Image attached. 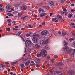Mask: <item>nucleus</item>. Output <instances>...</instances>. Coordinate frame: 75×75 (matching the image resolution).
I'll list each match as a JSON object with an SVG mask.
<instances>
[{
    "mask_svg": "<svg viewBox=\"0 0 75 75\" xmlns=\"http://www.w3.org/2000/svg\"><path fill=\"white\" fill-rule=\"evenodd\" d=\"M52 21H54L55 22H56V23H57V22H58V19L57 18H53L52 19Z\"/></svg>",
    "mask_w": 75,
    "mask_h": 75,
    "instance_id": "obj_15",
    "label": "nucleus"
},
{
    "mask_svg": "<svg viewBox=\"0 0 75 75\" xmlns=\"http://www.w3.org/2000/svg\"><path fill=\"white\" fill-rule=\"evenodd\" d=\"M36 67L38 68H39V67H40V65H38V64H37L36 65Z\"/></svg>",
    "mask_w": 75,
    "mask_h": 75,
    "instance_id": "obj_51",
    "label": "nucleus"
},
{
    "mask_svg": "<svg viewBox=\"0 0 75 75\" xmlns=\"http://www.w3.org/2000/svg\"><path fill=\"white\" fill-rule=\"evenodd\" d=\"M72 28H75V26L73 25L72 27Z\"/></svg>",
    "mask_w": 75,
    "mask_h": 75,
    "instance_id": "obj_62",
    "label": "nucleus"
},
{
    "mask_svg": "<svg viewBox=\"0 0 75 75\" xmlns=\"http://www.w3.org/2000/svg\"><path fill=\"white\" fill-rule=\"evenodd\" d=\"M46 13H42L40 15V16L41 17H43V16H45V15H46Z\"/></svg>",
    "mask_w": 75,
    "mask_h": 75,
    "instance_id": "obj_21",
    "label": "nucleus"
},
{
    "mask_svg": "<svg viewBox=\"0 0 75 75\" xmlns=\"http://www.w3.org/2000/svg\"><path fill=\"white\" fill-rule=\"evenodd\" d=\"M17 61L15 62H14L12 63L11 64L12 65H15V64H17Z\"/></svg>",
    "mask_w": 75,
    "mask_h": 75,
    "instance_id": "obj_26",
    "label": "nucleus"
},
{
    "mask_svg": "<svg viewBox=\"0 0 75 75\" xmlns=\"http://www.w3.org/2000/svg\"><path fill=\"white\" fill-rule=\"evenodd\" d=\"M13 30H16V31H18V30H18V29H15V28H14V29H13Z\"/></svg>",
    "mask_w": 75,
    "mask_h": 75,
    "instance_id": "obj_48",
    "label": "nucleus"
},
{
    "mask_svg": "<svg viewBox=\"0 0 75 75\" xmlns=\"http://www.w3.org/2000/svg\"><path fill=\"white\" fill-rule=\"evenodd\" d=\"M1 66L3 68H4L6 67V65H3V64H1Z\"/></svg>",
    "mask_w": 75,
    "mask_h": 75,
    "instance_id": "obj_36",
    "label": "nucleus"
},
{
    "mask_svg": "<svg viewBox=\"0 0 75 75\" xmlns=\"http://www.w3.org/2000/svg\"><path fill=\"white\" fill-rule=\"evenodd\" d=\"M0 6L1 7H3V4H0Z\"/></svg>",
    "mask_w": 75,
    "mask_h": 75,
    "instance_id": "obj_63",
    "label": "nucleus"
},
{
    "mask_svg": "<svg viewBox=\"0 0 75 75\" xmlns=\"http://www.w3.org/2000/svg\"><path fill=\"white\" fill-rule=\"evenodd\" d=\"M20 5L19 4H18L14 5V6H15V8L16 10H17L18 9V6Z\"/></svg>",
    "mask_w": 75,
    "mask_h": 75,
    "instance_id": "obj_12",
    "label": "nucleus"
},
{
    "mask_svg": "<svg viewBox=\"0 0 75 75\" xmlns=\"http://www.w3.org/2000/svg\"><path fill=\"white\" fill-rule=\"evenodd\" d=\"M64 64H62V62H60L59 63H57V64H56V65H59L61 66V65H63Z\"/></svg>",
    "mask_w": 75,
    "mask_h": 75,
    "instance_id": "obj_16",
    "label": "nucleus"
},
{
    "mask_svg": "<svg viewBox=\"0 0 75 75\" xmlns=\"http://www.w3.org/2000/svg\"><path fill=\"white\" fill-rule=\"evenodd\" d=\"M26 42L28 44H31V42L29 40H26Z\"/></svg>",
    "mask_w": 75,
    "mask_h": 75,
    "instance_id": "obj_19",
    "label": "nucleus"
},
{
    "mask_svg": "<svg viewBox=\"0 0 75 75\" xmlns=\"http://www.w3.org/2000/svg\"><path fill=\"white\" fill-rule=\"evenodd\" d=\"M44 48L46 50H50V47L49 46H46L44 47Z\"/></svg>",
    "mask_w": 75,
    "mask_h": 75,
    "instance_id": "obj_14",
    "label": "nucleus"
},
{
    "mask_svg": "<svg viewBox=\"0 0 75 75\" xmlns=\"http://www.w3.org/2000/svg\"><path fill=\"white\" fill-rule=\"evenodd\" d=\"M74 5H75L74 4H71V6H72L73 7H74Z\"/></svg>",
    "mask_w": 75,
    "mask_h": 75,
    "instance_id": "obj_56",
    "label": "nucleus"
},
{
    "mask_svg": "<svg viewBox=\"0 0 75 75\" xmlns=\"http://www.w3.org/2000/svg\"><path fill=\"white\" fill-rule=\"evenodd\" d=\"M5 64H7V65H8L9 64V63L8 62H5Z\"/></svg>",
    "mask_w": 75,
    "mask_h": 75,
    "instance_id": "obj_59",
    "label": "nucleus"
},
{
    "mask_svg": "<svg viewBox=\"0 0 75 75\" xmlns=\"http://www.w3.org/2000/svg\"><path fill=\"white\" fill-rule=\"evenodd\" d=\"M48 40L47 39H45L41 40L40 41V44L41 45H42L43 44H48Z\"/></svg>",
    "mask_w": 75,
    "mask_h": 75,
    "instance_id": "obj_4",
    "label": "nucleus"
},
{
    "mask_svg": "<svg viewBox=\"0 0 75 75\" xmlns=\"http://www.w3.org/2000/svg\"><path fill=\"white\" fill-rule=\"evenodd\" d=\"M21 59H22L24 63H25V62L26 61V60H25V58H22Z\"/></svg>",
    "mask_w": 75,
    "mask_h": 75,
    "instance_id": "obj_20",
    "label": "nucleus"
},
{
    "mask_svg": "<svg viewBox=\"0 0 75 75\" xmlns=\"http://www.w3.org/2000/svg\"><path fill=\"white\" fill-rule=\"evenodd\" d=\"M72 35L73 36H75V33H72Z\"/></svg>",
    "mask_w": 75,
    "mask_h": 75,
    "instance_id": "obj_50",
    "label": "nucleus"
},
{
    "mask_svg": "<svg viewBox=\"0 0 75 75\" xmlns=\"http://www.w3.org/2000/svg\"><path fill=\"white\" fill-rule=\"evenodd\" d=\"M75 9H72L71 10V12H72V13H74L75 11Z\"/></svg>",
    "mask_w": 75,
    "mask_h": 75,
    "instance_id": "obj_42",
    "label": "nucleus"
},
{
    "mask_svg": "<svg viewBox=\"0 0 75 75\" xmlns=\"http://www.w3.org/2000/svg\"><path fill=\"white\" fill-rule=\"evenodd\" d=\"M7 15H8V16H13V14H11V13H8Z\"/></svg>",
    "mask_w": 75,
    "mask_h": 75,
    "instance_id": "obj_31",
    "label": "nucleus"
},
{
    "mask_svg": "<svg viewBox=\"0 0 75 75\" xmlns=\"http://www.w3.org/2000/svg\"><path fill=\"white\" fill-rule=\"evenodd\" d=\"M54 57L55 58H58V56L57 55H55L54 56Z\"/></svg>",
    "mask_w": 75,
    "mask_h": 75,
    "instance_id": "obj_38",
    "label": "nucleus"
},
{
    "mask_svg": "<svg viewBox=\"0 0 75 75\" xmlns=\"http://www.w3.org/2000/svg\"><path fill=\"white\" fill-rule=\"evenodd\" d=\"M21 9L22 10H25L27 9V6L25 5H23L21 7Z\"/></svg>",
    "mask_w": 75,
    "mask_h": 75,
    "instance_id": "obj_7",
    "label": "nucleus"
},
{
    "mask_svg": "<svg viewBox=\"0 0 75 75\" xmlns=\"http://www.w3.org/2000/svg\"><path fill=\"white\" fill-rule=\"evenodd\" d=\"M47 55V50L44 49H42L40 53H39L38 54L37 57H40L41 55L42 57H45Z\"/></svg>",
    "mask_w": 75,
    "mask_h": 75,
    "instance_id": "obj_1",
    "label": "nucleus"
},
{
    "mask_svg": "<svg viewBox=\"0 0 75 75\" xmlns=\"http://www.w3.org/2000/svg\"><path fill=\"white\" fill-rule=\"evenodd\" d=\"M54 35H55V36H58V33H54Z\"/></svg>",
    "mask_w": 75,
    "mask_h": 75,
    "instance_id": "obj_37",
    "label": "nucleus"
},
{
    "mask_svg": "<svg viewBox=\"0 0 75 75\" xmlns=\"http://www.w3.org/2000/svg\"><path fill=\"white\" fill-rule=\"evenodd\" d=\"M28 47V44H26V47Z\"/></svg>",
    "mask_w": 75,
    "mask_h": 75,
    "instance_id": "obj_55",
    "label": "nucleus"
},
{
    "mask_svg": "<svg viewBox=\"0 0 75 75\" xmlns=\"http://www.w3.org/2000/svg\"><path fill=\"white\" fill-rule=\"evenodd\" d=\"M57 34H58V35H59L61 33V31H59L57 32Z\"/></svg>",
    "mask_w": 75,
    "mask_h": 75,
    "instance_id": "obj_33",
    "label": "nucleus"
},
{
    "mask_svg": "<svg viewBox=\"0 0 75 75\" xmlns=\"http://www.w3.org/2000/svg\"><path fill=\"white\" fill-rule=\"evenodd\" d=\"M24 52H25H25H26V51H27V50H26V48H25L24 49Z\"/></svg>",
    "mask_w": 75,
    "mask_h": 75,
    "instance_id": "obj_52",
    "label": "nucleus"
},
{
    "mask_svg": "<svg viewBox=\"0 0 75 75\" xmlns=\"http://www.w3.org/2000/svg\"><path fill=\"white\" fill-rule=\"evenodd\" d=\"M48 33V31L47 30H45L41 33L42 35H46Z\"/></svg>",
    "mask_w": 75,
    "mask_h": 75,
    "instance_id": "obj_6",
    "label": "nucleus"
},
{
    "mask_svg": "<svg viewBox=\"0 0 75 75\" xmlns=\"http://www.w3.org/2000/svg\"><path fill=\"white\" fill-rule=\"evenodd\" d=\"M28 18V16H25L23 18L21 17V19H22L23 21H25V20L26 19H27Z\"/></svg>",
    "mask_w": 75,
    "mask_h": 75,
    "instance_id": "obj_10",
    "label": "nucleus"
},
{
    "mask_svg": "<svg viewBox=\"0 0 75 75\" xmlns=\"http://www.w3.org/2000/svg\"><path fill=\"white\" fill-rule=\"evenodd\" d=\"M11 8V7L10 5H8L6 6V10H10Z\"/></svg>",
    "mask_w": 75,
    "mask_h": 75,
    "instance_id": "obj_11",
    "label": "nucleus"
},
{
    "mask_svg": "<svg viewBox=\"0 0 75 75\" xmlns=\"http://www.w3.org/2000/svg\"><path fill=\"white\" fill-rule=\"evenodd\" d=\"M42 27V25H39L38 26L39 27Z\"/></svg>",
    "mask_w": 75,
    "mask_h": 75,
    "instance_id": "obj_60",
    "label": "nucleus"
},
{
    "mask_svg": "<svg viewBox=\"0 0 75 75\" xmlns=\"http://www.w3.org/2000/svg\"><path fill=\"white\" fill-rule=\"evenodd\" d=\"M62 72V71H60V72H58V71H56L55 72H54V73H55V74H58V73H61Z\"/></svg>",
    "mask_w": 75,
    "mask_h": 75,
    "instance_id": "obj_29",
    "label": "nucleus"
},
{
    "mask_svg": "<svg viewBox=\"0 0 75 75\" xmlns=\"http://www.w3.org/2000/svg\"><path fill=\"white\" fill-rule=\"evenodd\" d=\"M66 34L67 33H66V32H63L62 35V36H65V35H66Z\"/></svg>",
    "mask_w": 75,
    "mask_h": 75,
    "instance_id": "obj_24",
    "label": "nucleus"
},
{
    "mask_svg": "<svg viewBox=\"0 0 75 75\" xmlns=\"http://www.w3.org/2000/svg\"><path fill=\"white\" fill-rule=\"evenodd\" d=\"M49 4L51 6V8H53L54 7V2L53 1H50L49 2Z\"/></svg>",
    "mask_w": 75,
    "mask_h": 75,
    "instance_id": "obj_8",
    "label": "nucleus"
},
{
    "mask_svg": "<svg viewBox=\"0 0 75 75\" xmlns=\"http://www.w3.org/2000/svg\"><path fill=\"white\" fill-rule=\"evenodd\" d=\"M36 60L38 61H40V59H37Z\"/></svg>",
    "mask_w": 75,
    "mask_h": 75,
    "instance_id": "obj_45",
    "label": "nucleus"
},
{
    "mask_svg": "<svg viewBox=\"0 0 75 75\" xmlns=\"http://www.w3.org/2000/svg\"><path fill=\"white\" fill-rule=\"evenodd\" d=\"M73 46L74 47H75V41L73 42Z\"/></svg>",
    "mask_w": 75,
    "mask_h": 75,
    "instance_id": "obj_35",
    "label": "nucleus"
},
{
    "mask_svg": "<svg viewBox=\"0 0 75 75\" xmlns=\"http://www.w3.org/2000/svg\"><path fill=\"white\" fill-rule=\"evenodd\" d=\"M45 8L46 9H50V7L48 6H46L45 7Z\"/></svg>",
    "mask_w": 75,
    "mask_h": 75,
    "instance_id": "obj_46",
    "label": "nucleus"
},
{
    "mask_svg": "<svg viewBox=\"0 0 75 75\" xmlns=\"http://www.w3.org/2000/svg\"><path fill=\"white\" fill-rule=\"evenodd\" d=\"M51 74V72L50 71H49L48 72V75H50Z\"/></svg>",
    "mask_w": 75,
    "mask_h": 75,
    "instance_id": "obj_61",
    "label": "nucleus"
},
{
    "mask_svg": "<svg viewBox=\"0 0 75 75\" xmlns=\"http://www.w3.org/2000/svg\"><path fill=\"white\" fill-rule=\"evenodd\" d=\"M75 37H73L72 38H70L69 39V41L70 42H71L72 40H75Z\"/></svg>",
    "mask_w": 75,
    "mask_h": 75,
    "instance_id": "obj_22",
    "label": "nucleus"
},
{
    "mask_svg": "<svg viewBox=\"0 0 75 75\" xmlns=\"http://www.w3.org/2000/svg\"><path fill=\"white\" fill-rule=\"evenodd\" d=\"M6 31H10V28H6Z\"/></svg>",
    "mask_w": 75,
    "mask_h": 75,
    "instance_id": "obj_32",
    "label": "nucleus"
},
{
    "mask_svg": "<svg viewBox=\"0 0 75 75\" xmlns=\"http://www.w3.org/2000/svg\"><path fill=\"white\" fill-rule=\"evenodd\" d=\"M29 26L30 27V28H33V26H31V25H29Z\"/></svg>",
    "mask_w": 75,
    "mask_h": 75,
    "instance_id": "obj_53",
    "label": "nucleus"
},
{
    "mask_svg": "<svg viewBox=\"0 0 75 75\" xmlns=\"http://www.w3.org/2000/svg\"><path fill=\"white\" fill-rule=\"evenodd\" d=\"M45 21H43V22H42V25H44V24H45Z\"/></svg>",
    "mask_w": 75,
    "mask_h": 75,
    "instance_id": "obj_49",
    "label": "nucleus"
},
{
    "mask_svg": "<svg viewBox=\"0 0 75 75\" xmlns=\"http://www.w3.org/2000/svg\"><path fill=\"white\" fill-rule=\"evenodd\" d=\"M53 14V13H50V16H51Z\"/></svg>",
    "mask_w": 75,
    "mask_h": 75,
    "instance_id": "obj_57",
    "label": "nucleus"
},
{
    "mask_svg": "<svg viewBox=\"0 0 75 75\" xmlns=\"http://www.w3.org/2000/svg\"><path fill=\"white\" fill-rule=\"evenodd\" d=\"M45 17H46V18H48L50 16L47 15V16H45Z\"/></svg>",
    "mask_w": 75,
    "mask_h": 75,
    "instance_id": "obj_54",
    "label": "nucleus"
},
{
    "mask_svg": "<svg viewBox=\"0 0 75 75\" xmlns=\"http://www.w3.org/2000/svg\"><path fill=\"white\" fill-rule=\"evenodd\" d=\"M22 33V32H18V33H17V34L16 35H20V34H21Z\"/></svg>",
    "mask_w": 75,
    "mask_h": 75,
    "instance_id": "obj_27",
    "label": "nucleus"
},
{
    "mask_svg": "<svg viewBox=\"0 0 75 75\" xmlns=\"http://www.w3.org/2000/svg\"><path fill=\"white\" fill-rule=\"evenodd\" d=\"M50 73H51L52 74H53L54 72V70L53 69H52L51 70H50Z\"/></svg>",
    "mask_w": 75,
    "mask_h": 75,
    "instance_id": "obj_39",
    "label": "nucleus"
},
{
    "mask_svg": "<svg viewBox=\"0 0 75 75\" xmlns=\"http://www.w3.org/2000/svg\"><path fill=\"white\" fill-rule=\"evenodd\" d=\"M67 43H66V42H65V41H64V45L65 46V47H66V46L67 45Z\"/></svg>",
    "mask_w": 75,
    "mask_h": 75,
    "instance_id": "obj_28",
    "label": "nucleus"
},
{
    "mask_svg": "<svg viewBox=\"0 0 75 75\" xmlns=\"http://www.w3.org/2000/svg\"><path fill=\"white\" fill-rule=\"evenodd\" d=\"M65 0H62L61 2V4H63V3H64V2L65 1Z\"/></svg>",
    "mask_w": 75,
    "mask_h": 75,
    "instance_id": "obj_34",
    "label": "nucleus"
},
{
    "mask_svg": "<svg viewBox=\"0 0 75 75\" xmlns=\"http://www.w3.org/2000/svg\"><path fill=\"white\" fill-rule=\"evenodd\" d=\"M40 45H38V44H36L35 46V47L36 48H40Z\"/></svg>",
    "mask_w": 75,
    "mask_h": 75,
    "instance_id": "obj_17",
    "label": "nucleus"
},
{
    "mask_svg": "<svg viewBox=\"0 0 75 75\" xmlns=\"http://www.w3.org/2000/svg\"><path fill=\"white\" fill-rule=\"evenodd\" d=\"M38 36V34H37L36 33H35L32 35V37H34L33 38L32 40L33 42L34 43H37V38L35 37H37Z\"/></svg>",
    "mask_w": 75,
    "mask_h": 75,
    "instance_id": "obj_3",
    "label": "nucleus"
},
{
    "mask_svg": "<svg viewBox=\"0 0 75 75\" xmlns=\"http://www.w3.org/2000/svg\"><path fill=\"white\" fill-rule=\"evenodd\" d=\"M8 23H11V20L9 19L8 20Z\"/></svg>",
    "mask_w": 75,
    "mask_h": 75,
    "instance_id": "obj_47",
    "label": "nucleus"
},
{
    "mask_svg": "<svg viewBox=\"0 0 75 75\" xmlns=\"http://www.w3.org/2000/svg\"><path fill=\"white\" fill-rule=\"evenodd\" d=\"M75 25V24H74V23H71L70 24V25Z\"/></svg>",
    "mask_w": 75,
    "mask_h": 75,
    "instance_id": "obj_58",
    "label": "nucleus"
},
{
    "mask_svg": "<svg viewBox=\"0 0 75 75\" xmlns=\"http://www.w3.org/2000/svg\"><path fill=\"white\" fill-rule=\"evenodd\" d=\"M14 12L16 13H18V16L19 17H21V12H18V11H16V10H15Z\"/></svg>",
    "mask_w": 75,
    "mask_h": 75,
    "instance_id": "obj_9",
    "label": "nucleus"
},
{
    "mask_svg": "<svg viewBox=\"0 0 75 75\" xmlns=\"http://www.w3.org/2000/svg\"><path fill=\"white\" fill-rule=\"evenodd\" d=\"M63 11H64V12H66L67 11V9L65 8H64L63 9Z\"/></svg>",
    "mask_w": 75,
    "mask_h": 75,
    "instance_id": "obj_43",
    "label": "nucleus"
},
{
    "mask_svg": "<svg viewBox=\"0 0 75 75\" xmlns=\"http://www.w3.org/2000/svg\"><path fill=\"white\" fill-rule=\"evenodd\" d=\"M57 17L59 19H61L62 18V17L61 16L59 15H58L57 16Z\"/></svg>",
    "mask_w": 75,
    "mask_h": 75,
    "instance_id": "obj_18",
    "label": "nucleus"
},
{
    "mask_svg": "<svg viewBox=\"0 0 75 75\" xmlns=\"http://www.w3.org/2000/svg\"><path fill=\"white\" fill-rule=\"evenodd\" d=\"M0 10L1 11H4V9L1 8H0Z\"/></svg>",
    "mask_w": 75,
    "mask_h": 75,
    "instance_id": "obj_40",
    "label": "nucleus"
},
{
    "mask_svg": "<svg viewBox=\"0 0 75 75\" xmlns=\"http://www.w3.org/2000/svg\"><path fill=\"white\" fill-rule=\"evenodd\" d=\"M30 62H31L30 61L28 60V61L26 62L25 63V65L26 67H28V66L29 65V64H30Z\"/></svg>",
    "mask_w": 75,
    "mask_h": 75,
    "instance_id": "obj_13",
    "label": "nucleus"
},
{
    "mask_svg": "<svg viewBox=\"0 0 75 75\" xmlns=\"http://www.w3.org/2000/svg\"><path fill=\"white\" fill-rule=\"evenodd\" d=\"M72 16V13H69V14L68 17L69 18H70Z\"/></svg>",
    "mask_w": 75,
    "mask_h": 75,
    "instance_id": "obj_23",
    "label": "nucleus"
},
{
    "mask_svg": "<svg viewBox=\"0 0 75 75\" xmlns=\"http://www.w3.org/2000/svg\"><path fill=\"white\" fill-rule=\"evenodd\" d=\"M21 68H24V64H21Z\"/></svg>",
    "mask_w": 75,
    "mask_h": 75,
    "instance_id": "obj_30",
    "label": "nucleus"
},
{
    "mask_svg": "<svg viewBox=\"0 0 75 75\" xmlns=\"http://www.w3.org/2000/svg\"><path fill=\"white\" fill-rule=\"evenodd\" d=\"M66 72H67V73H68V74L69 75H73L74 74V71H73L71 70L70 71L68 72V70H66Z\"/></svg>",
    "mask_w": 75,
    "mask_h": 75,
    "instance_id": "obj_5",
    "label": "nucleus"
},
{
    "mask_svg": "<svg viewBox=\"0 0 75 75\" xmlns=\"http://www.w3.org/2000/svg\"><path fill=\"white\" fill-rule=\"evenodd\" d=\"M26 36H27V37H29V36H30V34H27Z\"/></svg>",
    "mask_w": 75,
    "mask_h": 75,
    "instance_id": "obj_44",
    "label": "nucleus"
},
{
    "mask_svg": "<svg viewBox=\"0 0 75 75\" xmlns=\"http://www.w3.org/2000/svg\"><path fill=\"white\" fill-rule=\"evenodd\" d=\"M33 10V8H31L30 9V10L31 11H32Z\"/></svg>",
    "mask_w": 75,
    "mask_h": 75,
    "instance_id": "obj_64",
    "label": "nucleus"
},
{
    "mask_svg": "<svg viewBox=\"0 0 75 75\" xmlns=\"http://www.w3.org/2000/svg\"><path fill=\"white\" fill-rule=\"evenodd\" d=\"M55 61H54L53 59H51L50 60V63H51L52 64H53V63H54L55 62Z\"/></svg>",
    "mask_w": 75,
    "mask_h": 75,
    "instance_id": "obj_25",
    "label": "nucleus"
},
{
    "mask_svg": "<svg viewBox=\"0 0 75 75\" xmlns=\"http://www.w3.org/2000/svg\"><path fill=\"white\" fill-rule=\"evenodd\" d=\"M42 10V9L40 8L39 9V13H41V11Z\"/></svg>",
    "mask_w": 75,
    "mask_h": 75,
    "instance_id": "obj_41",
    "label": "nucleus"
},
{
    "mask_svg": "<svg viewBox=\"0 0 75 75\" xmlns=\"http://www.w3.org/2000/svg\"><path fill=\"white\" fill-rule=\"evenodd\" d=\"M69 48V47H64L63 48L62 50V51H64V52L66 53V54H69L72 51L71 49L68 50Z\"/></svg>",
    "mask_w": 75,
    "mask_h": 75,
    "instance_id": "obj_2",
    "label": "nucleus"
}]
</instances>
